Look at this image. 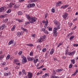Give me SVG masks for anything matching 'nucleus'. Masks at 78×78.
<instances>
[{"mask_svg": "<svg viewBox=\"0 0 78 78\" xmlns=\"http://www.w3.org/2000/svg\"><path fill=\"white\" fill-rule=\"evenodd\" d=\"M27 19L29 20L30 21V22L31 23H34L36 22V20H37V19L35 17L33 16H30L28 15H26Z\"/></svg>", "mask_w": 78, "mask_h": 78, "instance_id": "obj_1", "label": "nucleus"}, {"mask_svg": "<svg viewBox=\"0 0 78 78\" xmlns=\"http://www.w3.org/2000/svg\"><path fill=\"white\" fill-rule=\"evenodd\" d=\"M57 3L58 4H59L60 5H61V4H62V1L58 2Z\"/></svg>", "mask_w": 78, "mask_h": 78, "instance_id": "obj_51", "label": "nucleus"}, {"mask_svg": "<svg viewBox=\"0 0 78 78\" xmlns=\"http://www.w3.org/2000/svg\"><path fill=\"white\" fill-rule=\"evenodd\" d=\"M51 78H59V77L58 76H52L51 77Z\"/></svg>", "mask_w": 78, "mask_h": 78, "instance_id": "obj_29", "label": "nucleus"}, {"mask_svg": "<svg viewBox=\"0 0 78 78\" xmlns=\"http://www.w3.org/2000/svg\"><path fill=\"white\" fill-rule=\"evenodd\" d=\"M18 61H18V60H17L16 59L14 60V62H18Z\"/></svg>", "mask_w": 78, "mask_h": 78, "instance_id": "obj_54", "label": "nucleus"}, {"mask_svg": "<svg viewBox=\"0 0 78 78\" xmlns=\"http://www.w3.org/2000/svg\"><path fill=\"white\" fill-rule=\"evenodd\" d=\"M46 29L45 28H43L42 29V31H45V30Z\"/></svg>", "mask_w": 78, "mask_h": 78, "instance_id": "obj_56", "label": "nucleus"}, {"mask_svg": "<svg viewBox=\"0 0 78 78\" xmlns=\"http://www.w3.org/2000/svg\"><path fill=\"white\" fill-rule=\"evenodd\" d=\"M27 59L29 61H33L34 60V58L32 57L29 58H27Z\"/></svg>", "mask_w": 78, "mask_h": 78, "instance_id": "obj_14", "label": "nucleus"}, {"mask_svg": "<svg viewBox=\"0 0 78 78\" xmlns=\"http://www.w3.org/2000/svg\"><path fill=\"white\" fill-rule=\"evenodd\" d=\"M44 33H45V34H48L49 33L48 31L46 30H45V31H44Z\"/></svg>", "mask_w": 78, "mask_h": 78, "instance_id": "obj_37", "label": "nucleus"}, {"mask_svg": "<svg viewBox=\"0 0 78 78\" xmlns=\"http://www.w3.org/2000/svg\"><path fill=\"white\" fill-rule=\"evenodd\" d=\"M43 41H44V39L43 38H40L37 40V43H39V42H42Z\"/></svg>", "mask_w": 78, "mask_h": 78, "instance_id": "obj_8", "label": "nucleus"}, {"mask_svg": "<svg viewBox=\"0 0 78 78\" xmlns=\"http://www.w3.org/2000/svg\"><path fill=\"white\" fill-rule=\"evenodd\" d=\"M77 18H75L73 20V22H75L76 20H77Z\"/></svg>", "mask_w": 78, "mask_h": 78, "instance_id": "obj_60", "label": "nucleus"}, {"mask_svg": "<svg viewBox=\"0 0 78 78\" xmlns=\"http://www.w3.org/2000/svg\"><path fill=\"white\" fill-rule=\"evenodd\" d=\"M53 34L54 36L55 37H56L57 36V32H54Z\"/></svg>", "mask_w": 78, "mask_h": 78, "instance_id": "obj_31", "label": "nucleus"}, {"mask_svg": "<svg viewBox=\"0 0 78 78\" xmlns=\"http://www.w3.org/2000/svg\"><path fill=\"white\" fill-rule=\"evenodd\" d=\"M76 53V51H73L72 52H68V55L69 56H72V55H74L75 53Z\"/></svg>", "mask_w": 78, "mask_h": 78, "instance_id": "obj_4", "label": "nucleus"}, {"mask_svg": "<svg viewBox=\"0 0 78 78\" xmlns=\"http://www.w3.org/2000/svg\"><path fill=\"white\" fill-rule=\"evenodd\" d=\"M22 32H18L17 33V35L18 36H19V37L20 36H21V35H22Z\"/></svg>", "mask_w": 78, "mask_h": 78, "instance_id": "obj_12", "label": "nucleus"}, {"mask_svg": "<svg viewBox=\"0 0 78 78\" xmlns=\"http://www.w3.org/2000/svg\"><path fill=\"white\" fill-rule=\"evenodd\" d=\"M5 64H6V62H4L2 63V67H3L5 66Z\"/></svg>", "mask_w": 78, "mask_h": 78, "instance_id": "obj_33", "label": "nucleus"}, {"mask_svg": "<svg viewBox=\"0 0 78 78\" xmlns=\"http://www.w3.org/2000/svg\"><path fill=\"white\" fill-rule=\"evenodd\" d=\"M63 70V69H57L56 70V72H62Z\"/></svg>", "mask_w": 78, "mask_h": 78, "instance_id": "obj_16", "label": "nucleus"}, {"mask_svg": "<svg viewBox=\"0 0 78 78\" xmlns=\"http://www.w3.org/2000/svg\"><path fill=\"white\" fill-rule=\"evenodd\" d=\"M18 15H22L23 14V13L21 11H19L18 12Z\"/></svg>", "mask_w": 78, "mask_h": 78, "instance_id": "obj_30", "label": "nucleus"}, {"mask_svg": "<svg viewBox=\"0 0 78 78\" xmlns=\"http://www.w3.org/2000/svg\"><path fill=\"white\" fill-rule=\"evenodd\" d=\"M58 22L57 21H56V20H55V21H54V23L55 24V25H57V23H58Z\"/></svg>", "mask_w": 78, "mask_h": 78, "instance_id": "obj_39", "label": "nucleus"}, {"mask_svg": "<svg viewBox=\"0 0 78 78\" xmlns=\"http://www.w3.org/2000/svg\"><path fill=\"white\" fill-rule=\"evenodd\" d=\"M48 30H49V31H52V28H49V29H48Z\"/></svg>", "mask_w": 78, "mask_h": 78, "instance_id": "obj_61", "label": "nucleus"}, {"mask_svg": "<svg viewBox=\"0 0 78 78\" xmlns=\"http://www.w3.org/2000/svg\"><path fill=\"white\" fill-rule=\"evenodd\" d=\"M61 8H63V9H64V8H66L65 5L62 6L61 7Z\"/></svg>", "mask_w": 78, "mask_h": 78, "instance_id": "obj_55", "label": "nucleus"}, {"mask_svg": "<svg viewBox=\"0 0 78 78\" xmlns=\"http://www.w3.org/2000/svg\"><path fill=\"white\" fill-rule=\"evenodd\" d=\"M46 77H48L50 76V75L48 73H46L45 74Z\"/></svg>", "mask_w": 78, "mask_h": 78, "instance_id": "obj_32", "label": "nucleus"}, {"mask_svg": "<svg viewBox=\"0 0 78 78\" xmlns=\"http://www.w3.org/2000/svg\"><path fill=\"white\" fill-rule=\"evenodd\" d=\"M30 56H33V52L31 51L30 53Z\"/></svg>", "mask_w": 78, "mask_h": 78, "instance_id": "obj_34", "label": "nucleus"}, {"mask_svg": "<svg viewBox=\"0 0 78 78\" xmlns=\"http://www.w3.org/2000/svg\"><path fill=\"white\" fill-rule=\"evenodd\" d=\"M30 5L31 7H34L35 6V3H32L30 4Z\"/></svg>", "mask_w": 78, "mask_h": 78, "instance_id": "obj_28", "label": "nucleus"}, {"mask_svg": "<svg viewBox=\"0 0 78 78\" xmlns=\"http://www.w3.org/2000/svg\"><path fill=\"white\" fill-rule=\"evenodd\" d=\"M46 50H47V49L46 48H44L43 49L42 51L43 52H45L46 51Z\"/></svg>", "mask_w": 78, "mask_h": 78, "instance_id": "obj_38", "label": "nucleus"}, {"mask_svg": "<svg viewBox=\"0 0 78 78\" xmlns=\"http://www.w3.org/2000/svg\"><path fill=\"white\" fill-rule=\"evenodd\" d=\"M62 59H66V57L65 56H62Z\"/></svg>", "mask_w": 78, "mask_h": 78, "instance_id": "obj_62", "label": "nucleus"}, {"mask_svg": "<svg viewBox=\"0 0 78 78\" xmlns=\"http://www.w3.org/2000/svg\"><path fill=\"white\" fill-rule=\"evenodd\" d=\"M31 3H34V2H37V0H30Z\"/></svg>", "mask_w": 78, "mask_h": 78, "instance_id": "obj_25", "label": "nucleus"}, {"mask_svg": "<svg viewBox=\"0 0 78 78\" xmlns=\"http://www.w3.org/2000/svg\"><path fill=\"white\" fill-rule=\"evenodd\" d=\"M18 21L19 22H23V20H21L20 19L18 20Z\"/></svg>", "mask_w": 78, "mask_h": 78, "instance_id": "obj_53", "label": "nucleus"}, {"mask_svg": "<svg viewBox=\"0 0 78 78\" xmlns=\"http://www.w3.org/2000/svg\"><path fill=\"white\" fill-rule=\"evenodd\" d=\"M27 58H25L23 60V63H26L27 62Z\"/></svg>", "mask_w": 78, "mask_h": 78, "instance_id": "obj_17", "label": "nucleus"}, {"mask_svg": "<svg viewBox=\"0 0 78 78\" xmlns=\"http://www.w3.org/2000/svg\"><path fill=\"white\" fill-rule=\"evenodd\" d=\"M15 29H16V26L14 25L13 26L12 28L11 29V31H14V30H15Z\"/></svg>", "mask_w": 78, "mask_h": 78, "instance_id": "obj_18", "label": "nucleus"}, {"mask_svg": "<svg viewBox=\"0 0 78 78\" xmlns=\"http://www.w3.org/2000/svg\"><path fill=\"white\" fill-rule=\"evenodd\" d=\"M5 27H6V26H5V24H3L2 26H0V31L4 30L5 28Z\"/></svg>", "mask_w": 78, "mask_h": 78, "instance_id": "obj_7", "label": "nucleus"}, {"mask_svg": "<svg viewBox=\"0 0 78 78\" xmlns=\"http://www.w3.org/2000/svg\"><path fill=\"white\" fill-rule=\"evenodd\" d=\"M48 13H46L45 15V17L44 18H47V17H48Z\"/></svg>", "mask_w": 78, "mask_h": 78, "instance_id": "obj_45", "label": "nucleus"}, {"mask_svg": "<svg viewBox=\"0 0 78 78\" xmlns=\"http://www.w3.org/2000/svg\"><path fill=\"white\" fill-rule=\"evenodd\" d=\"M78 72V71L77 70H76V71L72 74L73 76H75L76 75V73H77Z\"/></svg>", "mask_w": 78, "mask_h": 78, "instance_id": "obj_19", "label": "nucleus"}, {"mask_svg": "<svg viewBox=\"0 0 78 78\" xmlns=\"http://www.w3.org/2000/svg\"><path fill=\"white\" fill-rule=\"evenodd\" d=\"M75 37L74 36H71L70 37V39L69 40L70 41H72V40H73V38H74V37Z\"/></svg>", "mask_w": 78, "mask_h": 78, "instance_id": "obj_23", "label": "nucleus"}, {"mask_svg": "<svg viewBox=\"0 0 78 78\" xmlns=\"http://www.w3.org/2000/svg\"><path fill=\"white\" fill-rule=\"evenodd\" d=\"M14 43V40H11L8 43V45H11V44H12Z\"/></svg>", "mask_w": 78, "mask_h": 78, "instance_id": "obj_9", "label": "nucleus"}, {"mask_svg": "<svg viewBox=\"0 0 78 78\" xmlns=\"http://www.w3.org/2000/svg\"><path fill=\"white\" fill-rule=\"evenodd\" d=\"M4 76H9V74L8 73H5L4 74Z\"/></svg>", "mask_w": 78, "mask_h": 78, "instance_id": "obj_44", "label": "nucleus"}, {"mask_svg": "<svg viewBox=\"0 0 78 78\" xmlns=\"http://www.w3.org/2000/svg\"><path fill=\"white\" fill-rule=\"evenodd\" d=\"M7 16V14H5L0 16V18H3V19L6 17V16Z\"/></svg>", "mask_w": 78, "mask_h": 78, "instance_id": "obj_10", "label": "nucleus"}, {"mask_svg": "<svg viewBox=\"0 0 78 78\" xmlns=\"http://www.w3.org/2000/svg\"><path fill=\"white\" fill-rule=\"evenodd\" d=\"M30 22H26L25 23V24L26 25H27V24H30Z\"/></svg>", "mask_w": 78, "mask_h": 78, "instance_id": "obj_47", "label": "nucleus"}, {"mask_svg": "<svg viewBox=\"0 0 78 78\" xmlns=\"http://www.w3.org/2000/svg\"><path fill=\"white\" fill-rule=\"evenodd\" d=\"M10 58V55H8L6 57V59H9Z\"/></svg>", "mask_w": 78, "mask_h": 78, "instance_id": "obj_26", "label": "nucleus"}, {"mask_svg": "<svg viewBox=\"0 0 78 78\" xmlns=\"http://www.w3.org/2000/svg\"><path fill=\"white\" fill-rule=\"evenodd\" d=\"M4 21L5 23H6V22H8V19H5L4 20Z\"/></svg>", "mask_w": 78, "mask_h": 78, "instance_id": "obj_42", "label": "nucleus"}, {"mask_svg": "<svg viewBox=\"0 0 78 78\" xmlns=\"http://www.w3.org/2000/svg\"><path fill=\"white\" fill-rule=\"evenodd\" d=\"M11 11V9H9L7 11V13H8V14H9V13H10Z\"/></svg>", "mask_w": 78, "mask_h": 78, "instance_id": "obj_36", "label": "nucleus"}, {"mask_svg": "<svg viewBox=\"0 0 78 78\" xmlns=\"http://www.w3.org/2000/svg\"><path fill=\"white\" fill-rule=\"evenodd\" d=\"M68 51H66H66H65V55H68Z\"/></svg>", "mask_w": 78, "mask_h": 78, "instance_id": "obj_49", "label": "nucleus"}, {"mask_svg": "<svg viewBox=\"0 0 78 78\" xmlns=\"http://www.w3.org/2000/svg\"><path fill=\"white\" fill-rule=\"evenodd\" d=\"M3 58H4V55H2L0 56V60L2 59H3Z\"/></svg>", "mask_w": 78, "mask_h": 78, "instance_id": "obj_27", "label": "nucleus"}, {"mask_svg": "<svg viewBox=\"0 0 78 78\" xmlns=\"http://www.w3.org/2000/svg\"><path fill=\"white\" fill-rule=\"evenodd\" d=\"M54 51H55V50L54 49L52 48L50 51V55H53Z\"/></svg>", "mask_w": 78, "mask_h": 78, "instance_id": "obj_13", "label": "nucleus"}, {"mask_svg": "<svg viewBox=\"0 0 78 78\" xmlns=\"http://www.w3.org/2000/svg\"><path fill=\"white\" fill-rule=\"evenodd\" d=\"M19 7V5L18 4H16L14 6L15 8H18Z\"/></svg>", "mask_w": 78, "mask_h": 78, "instance_id": "obj_20", "label": "nucleus"}, {"mask_svg": "<svg viewBox=\"0 0 78 78\" xmlns=\"http://www.w3.org/2000/svg\"><path fill=\"white\" fill-rule=\"evenodd\" d=\"M73 34V33L72 32H71V33L67 35L68 37H69L70 36H71V35H72Z\"/></svg>", "mask_w": 78, "mask_h": 78, "instance_id": "obj_22", "label": "nucleus"}, {"mask_svg": "<svg viewBox=\"0 0 78 78\" xmlns=\"http://www.w3.org/2000/svg\"><path fill=\"white\" fill-rule=\"evenodd\" d=\"M21 29L23 30L24 31H27V30L26 29H23V28L22 27Z\"/></svg>", "mask_w": 78, "mask_h": 78, "instance_id": "obj_50", "label": "nucleus"}, {"mask_svg": "<svg viewBox=\"0 0 78 78\" xmlns=\"http://www.w3.org/2000/svg\"><path fill=\"white\" fill-rule=\"evenodd\" d=\"M56 6H57V7H58V6H60V5L58 4V3H57L56 4Z\"/></svg>", "mask_w": 78, "mask_h": 78, "instance_id": "obj_57", "label": "nucleus"}, {"mask_svg": "<svg viewBox=\"0 0 78 78\" xmlns=\"http://www.w3.org/2000/svg\"><path fill=\"white\" fill-rule=\"evenodd\" d=\"M39 61V59L38 58H37L35 60H34V63L36 64V63H37V61Z\"/></svg>", "mask_w": 78, "mask_h": 78, "instance_id": "obj_21", "label": "nucleus"}, {"mask_svg": "<svg viewBox=\"0 0 78 78\" xmlns=\"http://www.w3.org/2000/svg\"><path fill=\"white\" fill-rule=\"evenodd\" d=\"M23 52L22 51H20L19 53H18V55H21Z\"/></svg>", "mask_w": 78, "mask_h": 78, "instance_id": "obj_41", "label": "nucleus"}, {"mask_svg": "<svg viewBox=\"0 0 78 78\" xmlns=\"http://www.w3.org/2000/svg\"><path fill=\"white\" fill-rule=\"evenodd\" d=\"M51 12H52L54 13L55 12V10L53 9V8H52V9H51Z\"/></svg>", "mask_w": 78, "mask_h": 78, "instance_id": "obj_43", "label": "nucleus"}, {"mask_svg": "<svg viewBox=\"0 0 78 78\" xmlns=\"http://www.w3.org/2000/svg\"><path fill=\"white\" fill-rule=\"evenodd\" d=\"M56 25L57 26H60V23L58 22V23H57V24H56Z\"/></svg>", "mask_w": 78, "mask_h": 78, "instance_id": "obj_58", "label": "nucleus"}, {"mask_svg": "<svg viewBox=\"0 0 78 78\" xmlns=\"http://www.w3.org/2000/svg\"><path fill=\"white\" fill-rule=\"evenodd\" d=\"M68 15V13H67L66 12L64 13L63 15H62V16L64 18V19H66V18L67 17Z\"/></svg>", "mask_w": 78, "mask_h": 78, "instance_id": "obj_5", "label": "nucleus"}, {"mask_svg": "<svg viewBox=\"0 0 78 78\" xmlns=\"http://www.w3.org/2000/svg\"><path fill=\"white\" fill-rule=\"evenodd\" d=\"M33 76V74L32 73L28 72V74L27 76H25L24 78H32Z\"/></svg>", "mask_w": 78, "mask_h": 78, "instance_id": "obj_2", "label": "nucleus"}, {"mask_svg": "<svg viewBox=\"0 0 78 78\" xmlns=\"http://www.w3.org/2000/svg\"><path fill=\"white\" fill-rule=\"evenodd\" d=\"M32 36L33 37H36V34H33L32 35Z\"/></svg>", "mask_w": 78, "mask_h": 78, "instance_id": "obj_59", "label": "nucleus"}, {"mask_svg": "<svg viewBox=\"0 0 78 78\" xmlns=\"http://www.w3.org/2000/svg\"><path fill=\"white\" fill-rule=\"evenodd\" d=\"M71 61L73 64H74L75 63V60L74 59L71 60Z\"/></svg>", "mask_w": 78, "mask_h": 78, "instance_id": "obj_15", "label": "nucleus"}, {"mask_svg": "<svg viewBox=\"0 0 78 78\" xmlns=\"http://www.w3.org/2000/svg\"><path fill=\"white\" fill-rule=\"evenodd\" d=\"M60 26H57V27H55L57 30H59L60 29Z\"/></svg>", "mask_w": 78, "mask_h": 78, "instance_id": "obj_48", "label": "nucleus"}, {"mask_svg": "<svg viewBox=\"0 0 78 78\" xmlns=\"http://www.w3.org/2000/svg\"><path fill=\"white\" fill-rule=\"evenodd\" d=\"M6 9L5 7H1L0 8V12H2L3 11H5Z\"/></svg>", "mask_w": 78, "mask_h": 78, "instance_id": "obj_6", "label": "nucleus"}, {"mask_svg": "<svg viewBox=\"0 0 78 78\" xmlns=\"http://www.w3.org/2000/svg\"><path fill=\"white\" fill-rule=\"evenodd\" d=\"M62 44V43H60L58 44V45L57 46V47H59Z\"/></svg>", "mask_w": 78, "mask_h": 78, "instance_id": "obj_46", "label": "nucleus"}, {"mask_svg": "<svg viewBox=\"0 0 78 78\" xmlns=\"http://www.w3.org/2000/svg\"><path fill=\"white\" fill-rule=\"evenodd\" d=\"M26 45H27V46H30V47H33V44H27Z\"/></svg>", "mask_w": 78, "mask_h": 78, "instance_id": "obj_35", "label": "nucleus"}, {"mask_svg": "<svg viewBox=\"0 0 78 78\" xmlns=\"http://www.w3.org/2000/svg\"><path fill=\"white\" fill-rule=\"evenodd\" d=\"M58 29L56 28V27H55L54 29V30L53 31L54 32H57V30Z\"/></svg>", "mask_w": 78, "mask_h": 78, "instance_id": "obj_24", "label": "nucleus"}, {"mask_svg": "<svg viewBox=\"0 0 78 78\" xmlns=\"http://www.w3.org/2000/svg\"><path fill=\"white\" fill-rule=\"evenodd\" d=\"M73 64H70L69 66V68H72V67Z\"/></svg>", "mask_w": 78, "mask_h": 78, "instance_id": "obj_52", "label": "nucleus"}, {"mask_svg": "<svg viewBox=\"0 0 78 78\" xmlns=\"http://www.w3.org/2000/svg\"><path fill=\"white\" fill-rule=\"evenodd\" d=\"M65 8H67L69 6V5H65Z\"/></svg>", "mask_w": 78, "mask_h": 78, "instance_id": "obj_63", "label": "nucleus"}, {"mask_svg": "<svg viewBox=\"0 0 78 78\" xmlns=\"http://www.w3.org/2000/svg\"><path fill=\"white\" fill-rule=\"evenodd\" d=\"M16 65H18V66H20V63H16Z\"/></svg>", "mask_w": 78, "mask_h": 78, "instance_id": "obj_64", "label": "nucleus"}, {"mask_svg": "<svg viewBox=\"0 0 78 78\" xmlns=\"http://www.w3.org/2000/svg\"><path fill=\"white\" fill-rule=\"evenodd\" d=\"M27 7L28 8H31V4H30L27 5Z\"/></svg>", "mask_w": 78, "mask_h": 78, "instance_id": "obj_40", "label": "nucleus"}, {"mask_svg": "<svg viewBox=\"0 0 78 78\" xmlns=\"http://www.w3.org/2000/svg\"><path fill=\"white\" fill-rule=\"evenodd\" d=\"M42 22L43 23H45V25L44 27L45 28H46V27L48 26V20L46 21L43 20L42 21Z\"/></svg>", "mask_w": 78, "mask_h": 78, "instance_id": "obj_3", "label": "nucleus"}, {"mask_svg": "<svg viewBox=\"0 0 78 78\" xmlns=\"http://www.w3.org/2000/svg\"><path fill=\"white\" fill-rule=\"evenodd\" d=\"M15 5V3L11 2L9 4V8H12V6H13V5Z\"/></svg>", "mask_w": 78, "mask_h": 78, "instance_id": "obj_11", "label": "nucleus"}]
</instances>
